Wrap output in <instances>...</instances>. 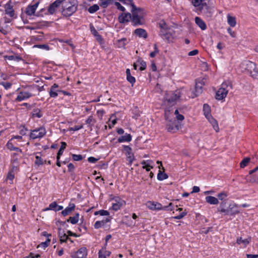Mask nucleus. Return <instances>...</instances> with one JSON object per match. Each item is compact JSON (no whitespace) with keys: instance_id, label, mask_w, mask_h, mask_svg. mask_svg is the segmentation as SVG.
<instances>
[{"instance_id":"f257e3e1","label":"nucleus","mask_w":258,"mask_h":258,"mask_svg":"<svg viewBox=\"0 0 258 258\" xmlns=\"http://www.w3.org/2000/svg\"><path fill=\"white\" fill-rule=\"evenodd\" d=\"M132 7V22L135 26L143 25L145 23L144 17L146 14L143 9L137 8L134 4L133 1L129 0Z\"/></svg>"},{"instance_id":"f03ea898","label":"nucleus","mask_w":258,"mask_h":258,"mask_svg":"<svg viewBox=\"0 0 258 258\" xmlns=\"http://www.w3.org/2000/svg\"><path fill=\"white\" fill-rule=\"evenodd\" d=\"M61 14L64 17H70L77 11L76 0H61Z\"/></svg>"},{"instance_id":"7ed1b4c3","label":"nucleus","mask_w":258,"mask_h":258,"mask_svg":"<svg viewBox=\"0 0 258 258\" xmlns=\"http://www.w3.org/2000/svg\"><path fill=\"white\" fill-rule=\"evenodd\" d=\"M165 118L167 121L166 128L168 132L174 133L179 129L178 123L174 118L170 116V111L167 109L165 110Z\"/></svg>"},{"instance_id":"20e7f679","label":"nucleus","mask_w":258,"mask_h":258,"mask_svg":"<svg viewBox=\"0 0 258 258\" xmlns=\"http://www.w3.org/2000/svg\"><path fill=\"white\" fill-rule=\"evenodd\" d=\"M180 97V92L178 90L175 92L169 91L166 93L164 103L171 105L175 104L176 101Z\"/></svg>"},{"instance_id":"39448f33","label":"nucleus","mask_w":258,"mask_h":258,"mask_svg":"<svg viewBox=\"0 0 258 258\" xmlns=\"http://www.w3.org/2000/svg\"><path fill=\"white\" fill-rule=\"evenodd\" d=\"M232 88V85L230 82H224L222 83L220 88L218 89L216 93V99L217 100H221L224 99L229 91L227 88Z\"/></svg>"},{"instance_id":"423d86ee","label":"nucleus","mask_w":258,"mask_h":258,"mask_svg":"<svg viewBox=\"0 0 258 258\" xmlns=\"http://www.w3.org/2000/svg\"><path fill=\"white\" fill-rule=\"evenodd\" d=\"M245 179L247 182L258 183V166L249 171V174L246 176Z\"/></svg>"},{"instance_id":"0eeeda50","label":"nucleus","mask_w":258,"mask_h":258,"mask_svg":"<svg viewBox=\"0 0 258 258\" xmlns=\"http://www.w3.org/2000/svg\"><path fill=\"white\" fill-rule=\"evenodd\" d=\"M123 151L126 157V160L128 162V165H131L134 160L135 157L134 153L132 152V148L128 146L124 145L123 146Z\"/></svg>"},{"instance_id":"6e6552de","label":"nucleus","mask_w":258,"mask_h":258,"mask_svg":"<svg viewBox=\"0 0 258 258\" xmlns=\"http://www.w3.org/2000/svg\"><path fill=\"white\" fill-rule=\"evenodd\" d=\"M172 205V204L170 203L168 206L163 207L162 205L158 202L149 201L146 203L147 208L152 210H160L162 209L166 210L168 207L171 206Z\"/></svg>"},{"instance_id":"1a4fd4ad","label":"nucleus","mask_w":258,"mask_h":258,"mask_svg":"<svg viewBox=\"0 0 258 258\" xmlns=\"http://www.w3.org/2000/svg\"><path fill=\"white\" fill-rule=\"evenodd\" d=\"M46 134V131L44 127H40L34 130L30 134V137L32 139L42 138Z\"/></svg>"},{"instance_id":"9d476101","label":"nucleus","mask_w":258,"mask_h":258,"mask_svg":"<svg viewBox=\"0 0 258 258\" xmlns=\"http://www.w3.org/2000/svg\"><path fill=\"white\" fill-rule=\"evenodd\" d=\"M202 14L207 17H211L212 14V8L209 6L206 2L202 4L200 7L199 8Z\"/></svg>"},{"instance_id":"9b49d317","label":"nucleus","mask_w":258,"mask_h":258,"mask_svg":"<svg viewBox=\"0 0 258 258\" xmlns=\"http://www.w3.org/2000/svg\"><path fill=\"white\" fill-rule=\"evenodd\" d=\"M204 85V81L203 79L199 80L196 81L195 92H193L192 98L197 97L201 94L203 92V87Z\"/></svg>"},{"instance_id":"f8f14e48","label":"nucleus","mask_w":258,"mask_h":258,"mask_svg":"<svg viewBox=\"0 0 258 258\" xmlns=\"http://www.w3.org/2000/svg\"><path fill=\"white\" fill-rule=\"evenodd\" d=\"M5 14L11 18H15V13L11 1L4 6Z\"/></svg>"},{"instance_id":"ddd939ff","label":"nucleus","mask_w":258,"mask_h":258,"mask_svg":"<svg viewBox=\"0 0 258 258\" xmlns=\"http://www.w3.org/2000/svg\"><path fill=\"white\" fill-rule=\"evenodd\" d=\"M256 64L255 63L246 60L243 61L241 64V67L243 68L248 74L255 69Z\"/></svg>"},{"instance_id":"4468645a","label":"nucleus","mask_w":258,"mask_h":258,"mask_svg":"<svg viewBox=\"0 0 258 258\" xmlns=\"http://www.w3.org/2000/svg\"><path fill=\"white\" fill-rule=\"evenodd\" d=\"M87 255V250L86 247L80 248L77 252L74 253L72 257L73 258H84Z\"/></svg>"},{"instance_id":"2eb2a0df","label":"nucleus","mask_w":258,"mask_h":258,"mask_svg":"<svg viewBox=\"0 0 258 258\" xmlns=\"http://www.w3.org/2000/svg\"><path fill=\"white\" fill-rule=\"evenodd\" d=\"M132 14L129 13H121L118 17V21L120 23L128 22L130 20L132 21Z\"/></svg>"},{"instance_id":"dca6fc26","label":"nucleus","mask_w":258,"mask_h":258,"mask_svg":"<svg viewBox=\"0 0 258 258\" xmlns=\"http://www.w3.org/2000/svg\"><path fill=\"white\" fill-rule=\"evenodd\" d=\"M61 0H56L54 2H53L52 4H51L48 9V12L51 15L54 14L55 12L56 9L60 6L61 4Z\"/></svg>"},{"instance_id":"f3484780","label":"nucleus","mask_w":258,"mask_h":258,"mask_svg":"<svg viewBox=\"0 0 258 258\" xmlns=\"http://www.w3.org/2000/svg\"><path fill=\"white\" fill-rule=\"evenodd\" d=\"M32 96V94L29 92L21 91L17 96L16 100L17 101H21L26 99L29 98Z\"/></svg>"},{"instance_id":"a211bd4d","label":"nucleus","mask_w":258,"mask_h":258,"mask_svg":"<svg viewBox=\"0 0 258 258\" xmlns=\"http://www.w3.org/2000/svg\"><path fill=\"white\" fill-rule=\"evenodd\" d=\"M63 207L59 206L57 204L56 202H53L49 205V207L45 209V210H53L55 212L62 210Z\"/></svg>"},{"instance_id":"6ab92c4d","label":"nucleus","mask_w":258,"mask_h":258,"mask_svg":"<svg viewBox=\"0 0 258 258\" xmlns=\"http://www.w3.org/2000/svg\"><path fill=\"white\" fill-rule=\"evenodd\" d=\"M38 5V3H37L33 5L28 6L26 10V14L28 16H32L35 13Z\"/></svg>"},{"instance_id":"aec40b11","label":"nucleus","mask_w":258,"mask_h":258,"mask_svg":"<svg viewBox=\"0 0 258 258\" xmlns=\"http://www.w3.org/2000/svg\"><path fill=\"white\" fill-rule=\"evenodd\" d=\"M58 236L59 237V241L60 243L66 242L68 239H69V236L66 235L63 230H62L61 228H58Z\"/></svg>"},{"instance_id":"412c9836","label":"nucleus","mask_w":258,"mask_h":258,"mask_svg":"<svg viewBox=\"0 0 258 258\" xmlns=\"http://www.w3.org/2000/svg\"><path fill=\"white\" fill-rule=\"evenodd\" d=\"M134 34L138 36L139 37H142L145 39L147 38L148 37V34L146 30L142 28L136 29L134 31Z\"/></svg>"},{"instance_id":"4be33fe9","label":"nucleus","mask_w":258,"mask_h":258,"mask_svg":"<svg viewBox=\"0 0 258 258\" xmlns=\"http://www.w3.org/2000/svg\"><path fill=\"white\" fill-rule=\"evenodd\" d=\"M110 221V218H106L105 220H102L101 221H97L94 224V228L95 229H99L101 227L104 226L107 223Z\"/></svg>"},{"instance_id":"5701e85b","label":"nucleus","mask_w":258,"mask_h":258,"mask_svg":"<svg viewBox=\"0 0 258 258\" xmlns=\"http://www.w3.org/2000/svg\"><path fill=\"white\" fill-rule=\"evenodd\" d=\"M75 208V205L73 203H70L64 210L62 211L61 214L63 216H66L70 214Z\"/></svg>"},{"instance_id":"b1692460","label":"nucleus","mask_w":258,"mask_h":258,"mask_svg":"<svg viewBox=\"0 0 258 258\" xmlns=\"http://www.w3.org/2000/svg\"><path fill=\"white\" fill-rule=\"evenodd\" d=\"M207 119L209 120L210 123L212 124L214 130L216 132H218L219 131V128L217 121L215 118H214L212 117V116H209L208 118H207Z\"/></svg>"},{"instance_id":"393cba45","label":"nucleus","mask_w":258,"mask_h":258,"mask_svg":"<svg viewBox=\"0 0 258 258\" xmlns=\"http://www.w3.org/2000/svg\"><path fill=\"white\" fill-rule=\"evenodd\" d=\"M195 22L196 24L202 30H205L207 28L206 23L199 17L195 18Z\"/></svg>"},{"instance_id":"a878e982","label":"nucleus","mask_w":258,"mask_h":258,"mask_svg":"<svg viewBox=\"0 0 258 258\" xmlns=\"http://www.w3.org/2000/svg\"><path fill=\"white\" fill-rule=\"evenodd\" d=\"M206 201L211 205H217L219 201L218 199L212 196H207L206 197Z\"/></svg>"},{"instance_id":"bb28decb","label":"nucleus","mask_w":258,"mask_h":258,"mask_svg":"<svg viewBox=\"0 0 258 258\" xmlns=\"http://www.w3.org/2000/svg\"><path fill=\"white\" fill-rule=\"evenodd\" d=\"M227 22L228 24L232 27L235 26L236 24V18L235 17L232 16L228 14L227 15Z\"/></svg>"},{"instance_id":"cd10ccee","label":"nucleus","mask_w":258,"mask_h":258,"mask_svg":"<svg viewBox=\"0 0 258 258\" xmlns=\"http://www.w3.org/2000/svg\"><path fill=\"white\" fill-rule=\"evenodd\" d=\"M132 140V136L130 134H126L118 139V142L121 143L123 142H130Z\"/></svg>"},{"instance_id":"c85d7f7f","label":"nucleus","mask_w":258,"mask_h":258,"mask_svg":"<svg viewBox=\"0 0 258 258\" xmlns=\"http://www.w3.org/2000/svg\"><path fill=\"white\" fill-rule=\"evenodd\" d=\"M251 240L250 237H248L247 238L242 239V237H239L236 240V243L238 244H243L244 246H246L247 244H249L250 241Z\"/></svg>"},{"instance_id":"c756f323","label":"nucleus","mask_w":258,"mask_h":258,"mask_svg":"<svg viewBox=\"0 0 258 258\" xmlns=\"http://www.w3.org/2000/svg\"><path fill=\"white\" fill-rule=\"evenodd\" d=\"M203 111L204 115L206 118H208L209 116H211V108L209 105L207 104H204L203 105Z\"/></svg>"},{"instance_id":"7c9ffc66","label":"nucleus","mask_w":258,"mask_h":258,"mask_svg":"<svg viewBox=\"0 0 258 258\" xmlns=\"http://www.w3.org/2000/svg\"><path fill=\"white\" fill-rule=\"evenodd\" d=\"M153 162L151 160H147V161H143L141 162L142 165H144L143 168L144 169H146L147 171H149L151 168H153V166L150 165V163Z\"/></svg>"},{"instance_id":"2f4dec72","label":"nucleus","mask_w":258,"mask_h":258,"mask_svg":"<svg viewBox=\"0 0 258 258\" xmlns=\"http://www.w3.org/2000/svg\"><path fill=\"white\" fill-rule=\"evenodd\" d=\"M123 203H124V201H120L115 203H113L112 206V209L114 211H117L119 210L122 206Z\"/></svg>"},{"instance_id":"473e14b6","label":"nucleus","mask_w":258,"mask_h":258,"mask_svg":"<svg viewBox=\"0 0 258 258\" xmlns=\"http://www.w3.org/2000/svg\"><path fill=\"white\" fill-rule=\"evenodd\" d=\"M111 252L105 249L100 250L98 253L99 258H106V256H109Z\"/></svg>"},{"instance_id":"72a5a7b5","label":"nucleus","mask_w":258,"mask_h":258,"mask_svg":"<svg viewBox=\"0 0 258 258\" xmlns=\"http://www.w3.org/2000/svg\"><path fill=\"white\" fill-rule=\"evenodd\" d=\"M113 3V0H100L99 5L100 6L103 8H107L108 5Z\"/></svg>"},{"instance_id":"f704fd0d","label":"nucleus","mask_w":258,"mask_h":258,"mask_svg":"<svg viewBox=\"0 0 258 258\" xmlns=\"http://www.w3.org/2000/svg\"><path fill=\"white\" fill-rule=\"evenodd\" d=\"M79 214L76 213L73 217H70L69 219L67 220L68 222H71L73 224L78 223L79 221Z\"/></svg>"},{"instance_id":"c9c22d12","label":"nucleus","mask_w":258,"mask_h":258,"mask_svg":"<svg viewBox=\"0 0 258 258\" xmlns=\"http://www.w3.org/2000/svg\"><path fill=\"white\" fill-rule=\"evenodd\" d=\"M127 43V39L125 38L117 40V46L119 48H125V46Z\"/></svg>"},{"instance_id":"e433bc0d","label":"nucleus","mask_w":258,"mask_h":258,"mask_svg":"<svg viewBox=\"0 0 258 258\" xmlns=\"http://www.w3.org/2000/svg\"><path fill=\"white\" fill-rule=\"evenodd\" d=\"M250 158L249 157L244 158L240 163V167L241 168H243L248 165L250 162Z\"/></svg>"},{"instance_id":"4c0bfd02","label":"nucleus","mask_w":258,"mask_h":258,"mask_svg":"<svg viewBox=\"0 0 258 258\" xmlns=\"http://www.w3.org/2000/svg\"><path fill=\"white\" fill-rule=\"evenodd\" d=\"M168 178V175L164 173V172H162L159 170V173L157 174V179L159 180H163L164 179H167Z\"/></svg>"},{"instance_id":"58836bf2","label":"nucleus","mask_w":258,"mask_h":258,"mask_svg":"<svg viewBox=\"0 0 258 258\" xmlns=\"http://www.w3.org/2000/svg\"><path fill=\"white\" fill-rule=\"evenodd\" d=\"M32 116L33 117H37L38 118H40L42 116V114L41 113V110L40 109L37 108L33 110L32 112Z\"/></svg>"},{"instance_id":"ea45409f","label":"nucleus","mask_w":258,"mask_h":258,"mask_svg":"<svg viewBox=\"0 0 258 258\" xmlns=\"http://www.w3.org/2000/svg\"><path fill=\"white\" fill-rule=\"evenodd\" d=\"M66 147H67L66 143H65L64 142H61V146L57 152V156L60 157V156L63 154V151L65 149V148H66Z\"/></svg>"},{"instance_id":"a19ab883","label":"nucleus","mask_w":258,"mask_h":258,"mask_svg":"<svg viewBox=\"0 0 258 258\" xmlns=\"http://www.w3.org/2000/svg\"><path fill=\"white\" fill-rule=\"evenodd\" d=\"M99 9V6L97 4H95L91 7H90L88 10V12L93 14L96 12H97Z\"/></svg>"},{"instance_id":"79ce46f5","label":"nucleus","mask_w":258,"mask_h":258,"mask_svg":"<svg viewBox=\"0 0 258 258\" xmlns=\"http://www.w3.org/2000/svg\"><path fill=\"white\" fill-rule=\"evenodd\" d=\"M94 215H100L101 216H108L109 215V213L106 210H101L98 211H96L94 213Z\"/></svg>"},{"instance_id":"37998d69","label":"nucleus","mask_w":258,"mask_h":258,"mask_svg":"<svg viewBox=\"0 0 258 258\" xmlns=\"http://www.w3.org/2000/svg\"><path fill=\"white\" fill-rule=\"evenodd\" d=\"M95 122L96 120L93 116H90L86 120V123L90 124V125H93Z\"/></svg>"},{"instance_id":"c03bdc74","label":"nucleus","mask_w":258,"mask_h":258,"mask_svg":"<svg viewBox=\"0 0 258 258\" xmlns=\"http://www.w3.org/2000/svg\"><path fill=\"white\" fill-rule=\"evenodd\" d=\"M159 26L161 29L163 30H167L168 26L164 20H161L159 23Z\"/></svg>"},{"instance_id":"a18cd8bd","label":"nucleus","mask_w":258,"mask_h":258,"mask_svg":"<svg viewBox=\"0 0 258 258\" xmlns=\"http://www.w3.org/2000/svg\"><path fill=\"white\" fill-rule=\"evenodd\" d=\"M191 2L195 7H199V8L205 3L203 0H191Z\"/></svg>"},{"instance_id":"49530a36","label":"nucleus","mask_w":258,"mask_h":258,"mask_svg":"<svg viewBox=\"0 0 258 258\" xmlns=\"http://www.w3.org/2000/svg\"><path fill=\"white\" fill-rule=\"evenodd\" d=\"M139 62H140L141 64V67L140 68V71H144L146 68V62L143 60L141 58H139L138 61Z\"/></svg>"},{"instance_id":"de8ad7c7","label":"nucleus","mask_w":258,"mask_h":258,"mask_svg":"<svg viewBox=\"0 0 258 258\" xmlns=\"http://www.w3.org/2000/svg\"><path fill=\"white\" fill-rule=\"evenodd\" d=\"M154 51H153V52H151L150 53V56L151 57H154L155 56V55L159 53V51L157 48V45L156 44H155L154 45Z\"/></svg>"},{"instance_id":"09e8293b","label":"nucleus","mask_w":258,"mask_h":258,"mask_svg":"<svg viewBox=\"0 0 258 258\" xmlns=\"http://www.w3.org/2000/svg\"><path fill=\"white\" fill-rule=\"evenodd\" d=\"M249 74L253 78L258 79V70L256 68L254 70H252V72L249 73Z\"/></svg>"},{"instance_id":"8fccbe9b","label":"nucleus","mask_w":258,"mask_h":258,"mask_svg":"<svg viewBox=\"0 0 258 258\" xmlns=\"http://www.w3.org/2000/svg\"><path fill=\"white\" fill-rule=\"evenodd\" d=\"M57 92H59V90H56V89L52 90V89H50V91H49L50 96L51 97H53V98L56 97L58 95Z\"/></svg>"},{"instance_id":"3c124183","label":"nucleus","mask_w":258,"mask_h":258,"mask_svg":"<svg viewBox=\"0 0 258 258\" xmlns=\"http://www.w3.org/2000/svg\"><path fill=\"white\" fill-rule=\"evenodd\" d=\"M72 158L74 161H79L82 160L83 157L81 155L73 154Z\"/></svg>"},{"instance_id":"603ef678","label":"nucleus","mask_w":258,"mask_h":258,"mask_svg":"<svg viewBox=\"0 0 258 258\" xmlns=\"http://www.w3.org/2000/svg\"><path fill=\"white\" fill-rule=\"evenodd\" d=\"M126 80L132 85V86H133L134 84L136 82L135 78L131 75L126 77Z\"/></svg>"},{"instance_id":"864d4df0","label":"nucleus","mask_w":258,"mask_h":258,"mask_svg":"<svg viewBox=\"0 0 258 258\" xmlns=\"http://www.w3.org/2000/svg\"><path fill=\"white\" fill-rule=\"evenodd\" d=\"M35 158L36 160L35 161V163L36 165L39 166L43 164L42 159L41 158V157H39L38 156H36Z\"/></svg>"},{"instance_id":"5fc2aeb1","label":"nucleus","mask_w":258,"mask_h":258,"mask_svg":"<svg viewBox=\"0 0 258 258\" xmlns=\"http://www.w3.org/2000/svg\"><path fill=\"white\" fill-rule=\"evenodd\" d=\"M0 85L3 86L6 89H9L12 86V84L11 83L4 82L0 83Z\"/></svg>"},{"instance_id":"6e6d98bb","label":"nucleus","mask_w":258,"mask_h":258,"mask_svg":"<svg viewBox=\"0 0 258 258\" xmlns=\"http://www.w3.org/2000/svg\"><path fill=\"white\" fill-rule=\"evenodd\" d=\"M34 47H37L39 48L45 49L46 50H49V47L47 44H42V45H35Z\"/></svg>"},{"instance_id":"4d7b16f0","label":"nucleus","mask_w":258,"mask_h":258,"mask_svg":"<svg viewBox=\"0 0 258 258\" xmlns=\"http://www.w3.org/2000/svg\"><path fill=\"white\" fill-rule=\"evenodd\" d=\"M187 214V212H183L181 213L180 214H179L177 216H176L173 217L174 219L179 220L182 219L183 217H184Z\"/></svg>"},{"instance_id":"13d9d810","label":"nucleus","mask_w":258,"mask_h":258,"mask_svg":"<svg viewBox=\"0 0 258 258\" xmlns=\"http://www.w3.org/2000/svg\"><path fill=\"white\" fill-rule=\"evenodd\" d=\"M227 196V195L224 192L219 193L217 196L218 199L221 201L224 200Z\"/></svg>"},{"instance_id":"bf43d9fd","label":"nucleus","mask_w":258,"mask_h":258,"mask_svg":"<svg viewBox=\"0 0 258 258\" xmlns=\"http://www.w3.org/2000/svg\"><path fill=\"white\" fill-rule=\"evenodd\" d=\"M83 127V125H76L74 127H70L69 128V131H78Z\"/></svg>"},{"instance_id":"052dcab7","label":"nucleus","mask_w":258,"mask_h":258,"mask_svg":"<svg viewBox=\"0 0 258 258\" xmlns=\"http://www.w3.org/2000/svg\"><path fill=\"white\" fill-rule=\"evenodd\" d=\"M114 5L117 7V8L121 11L124 12L125 8L122 6L118 2H115Z\"/></svg>"},{"instance_id":"680f3d73","label":"nucleus","mask_w":258,"mask_h":258,"mask_svg":"<svg viewBox=\"0 0 258 258\" xmlns=\"http://www.w3.org/2000/svg\"><path fill=\"white\" fill-rule=\"evenodd\" d=\"M6 146H7V148L8 149H9L10 150H11V151H13L14 150V149L15 148V147L14 146V145L12 144V143L10 141H9L7 143Z\"/></svg>"},{"instance_id":"e2e57ef3","label":"nucleus","mask_w":258,"mask_h":258,"mask_svg":"<svg viewBox=\"0 0 258 258\" xmlns=\"http://www.w3.org/2000/svg\"><path fill=\"white\" fill-rule=\"evenodd\" d=\"M14 178V175L13 173V172H9L7 175V179L10 180L11 181Z\"/></svg>"},{"instance_id":"0e129e2a","label":"nucleus","mask_w":258,"mask_h":258,"mask_svg":"<svg viewBox=\"0 0 258 258\" xmlns=\"http://www.w3.org/2000/svg\"><path fill=\"white\" fill-rule=\"evenodd\" d=\"M98 160V159H97L93 157H90L88 158V161L90 163H94L96 162Z\"/></svg>"},{"instance_id":"69168bd1","label":"nucleus","mask_w":258,"mask_h":258,"mask_svg":"<svg viewBox=\"0 0 258 258\" xmlns=\"http://www.w3.org/2000/svg\"><path fill=\"white\" fill-rule=\"evenodd\" d=\"M199 52L198 50L197 49H194L191 51H189L188 53V55L189 56H194L198 54Z\"/></svg>"},{"instance_id":"338daca9","label":"nucleus","mask_w":258,"mask_h":258,"mask_svg":"<svg viewBox=\"0 0 258 258\" xmlns=\"http://www.w3.org/2000/svg\"><path fill=\"white\" fill-rule=\"evenodd\" d=\"M68 171L69 172L73 171L75 168L74 165L71 163H70L68 164Z\"/></svg>"},{"instance_id":"774afa93","label":"nucleus","mask_w":258,"mask_h":258,"mask_svg":"<svg viewBox=\"0 0 258 258\" xmlns=\"http://www.w3.org/2000/svg\"><path fill=\"white\" fill-rule=\"evenodd\" d=\"M247 258H258V254H247Z\"/></svg>"}]
</instances>
